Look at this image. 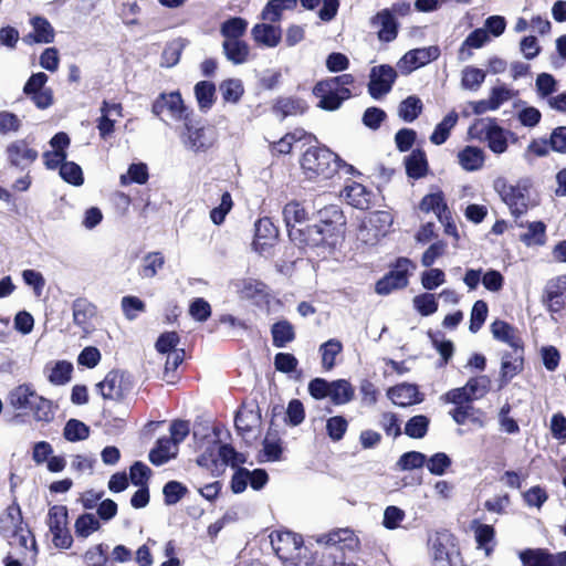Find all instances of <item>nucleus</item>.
<instances>
[{
  "instance_id": "49530a36",
  "label": "nucleus",
  "mask_w": 566,
  "mask_h": 566,
  "mask_svg": "<svg viewBox=\"0 0 566 566\" xmlns=\"http://www.w3.org/2000/svg\"><path fill=\"white\" fill-rule=\"evenodd\" d=\"M63 436L71 442L82 441L88 438L90 428L77 419H70L64 427Z\"/></svg>"
},
{
  "instance_id": "423d86ee",
  "label": "nucleus",
  "mask_w": 566,
  "mask_h": 566,
  "mask_svg": "<svg viewBox=\"0 0 566 566\" xmlns=\"http://www.w3.org/2000/svg\"><path fill=\"white\" fill-rule=\"evenodd\" d=\"M96 389L104 399L122 400L133 389L130 376L125 371L111 370L105 378L96 385Z\"/></svg>"
},
{
  "instance_id": "052dcab7",
  "label": "nucleus",
  "mask_w": 566,
  "mask_h": 566,
  "mask_svg": "<svg viewBox=\"0 0 566 566\" xmlns=\"http://www.w3.org/2000/svg\"><path fill=\"white\" fill-rule=\"evenodd\" d=\"M490 385V378L485 375H482L470 378L465 384V387L472 400H476L484 397L489 392Z\"/></svg>"
},
{
  "instance_id": "a211bd4d",
  "label": "nucleus",
  "mask_w": 566,
  "mask_h": 566,
  "mask_svg": "<svg viewBox=\"0 0 566 566\" xmlns=\"http://www.w3.org/2000/svg\"><path fill=\"white\" fill-rule=\"evenodd\" d=\"M392 224V216L388 211H374L368 216L367 221L364 222V227L360 230V234L363 235L364 230L369 229L373 230V238L365 239V241H377L380 237H384L389 228Z\"/></svg>"
},
{
  "instance_id": "58836bf2",
  "label": "nucleus",
  "mask_w": 566,
  "mask_h": 566,
  "mask_svg": "<svg viewBox=\"0 0 566 566\" xmlns=\"http://www.w3.org/2000/svg\"><path fill=\"white\" fill-rule=\"evenodd\" d=\"M219 90L224 103L237 104L243 93V83L239 78H228L220 83Z\"/></svg>"
},
{
  "instance_id": "6ab92c4d",
  "label": "nucleus",
  "mask_w": 566,
  "mask_h": 566,
  "mask_svg": "<svg viewBox=\"0 0 566 566\" xmlns=\"http://www.w3.org/2000/svg\"><path fill=\"white\" fill-rule=\"evenodd\" d=\"M313 94L319 98L317 106L325 111L338 109L343 102L352 96L349 88H343L340 92L336 90H331V92H327V88H324V92L321 90L318 91V83H316L314 86Z\"/></svg>"
},
{
  "instance_id": "e2e57ef3",
  "label": "nucleus",
  "mask_w": 566,
  "mask_h": 566,
  "mask_svg": "<svg viewBox=\"0 0 566 566\" xmlns=\"http://www.w3.org/2000/svg\"><path fill=\"white\" fill-rule=\"evenodd\" d=\"M128 177L126 175L120 176V184L123 186L128 185L129 182H136L139 185H144L148 180V169L145 164H132L128 168Z\"/></svg>"
},
{
  "instance_id": "39448f33",
  "label": "nucleus",
  "mask_w": 566,
  "mask_h": 566,
  "mask_svg": "<svg viewBox=\"0 0 566 566\" xmlns=\"http://www.w3.org/2000/svg\"><path fill=\"white\" fill-rule=\"evenodd\" d=\"M270 543L276 556L286 566H301L303 538L291 531H273L270 534Z\"/></svg>"
},
{
  "instance_id": "2f4dec72",
  "label": "nucleus",
  "mask_w": 566,
  "mask_h": 566,
  "mask_svg": "<svg viewBox=\"0 0 566 566\" xmlns=\"http://www.w3.org/2000/svg\"><path fill=\"white\" fill-rule=\"evenodd\" d=\"M459 164L467 171H475L483 167L484 154L479 147L468 145L458 155Z\"/></svg>"
},
{
  "instance_id": "37998d69",
  "label": "nucleus",
  "mask_w": 566,
  "mask_h": 566,
  "mask_svg": "<svg viewBox=\"0 0 566 566\" xmlns=\"http://www.w3.org/2000/svg\"><path fill=\"white\" fill-rule=\"evenodd\" d=\"M551 149L566 154V144H528L524 153V158L532 163L536 157L547 156Z\"/></svg>"
},
{
  "instance_id": "4468645a",
  "label": "nucleus",
  "mask_w": 566,
  "mask_h": 566,
  "mask_svg": "<svg viewBox=\"0 0 566 566\" xmlns=\"http://www.w3.org/2000/svg\"><path fill=\"white\" fill-rule=\"evenodd\" d=\"M388 398L397 406L408 407L423 401V395L413 384H399L388 389Z\"/></svg>"
},
{
  "instance_id": "4d7b16f0",
  "label": "nucleus",
  "mask_w": 566,
  "mask_h": 566,
  "mask_svg": "<svg viewBox=\"0 0 566 566\" xmlns=\"http://www.w3.org/2000/svg\"><path fill=\"white\" fill-rule=\"evenodd\" d=\"M413 307L422 316H429L437 312L438 301L434 294L422 293L413 297Z\"/></svg>"
},
{
  "instance_id": "338daca9",
  "label": "nucleus",
  "mask_w": 566,
  "mask_h": 566,
  "mask_svg": "<svg viewBox=\"0 0 566 566\" xmlns=\"http://www.w3.org/2000/svg\"><path fill=\"white\" fill-rule=\"evenodd\" d=\"M187 488L178 481H169L163 489L165 503L174 505L178 503L187 493Z\"/></svg>"
},
{
  "instance_id": "603ef678",
  "label": "nucleus",
  "mask_w": 566,
  "mask_h": 566,
  "mask_svg": "<svg viewBox=\"0 0 566 566\" xmlns=\"http://www.w3.org/2000/svg\"><path fill=\"white\" fill-rule=\"evenodd\" d=\"M74 527L76 536L86 538L99 528V522L94 514L85 513L77 517Z\"/></svg>"
},
{
  "instance_id": "ea45409f",
  "label": "nucleus",
  "mask_w": 566,
  "mask_h": 566,
  "mask_svg": "<svg viewBox=\"0 0 566 566\" xmlns=\"http://www.w3.org/2000/svg\"><path fill=\"white\" fill-rule=\"evenodd\" d=\"M273 345L283 348L287 343L295 338L293 325L287 321H280L272 325L271 328Z\"/></svg>"
},
{
  "instance_id": "2eb2a0df",
  "label": "nucleus",
  "mask_w": 566,
  "mask_h": 566,
  "mask_svg": "<svg viewBox=\"0 0 566 566\" xmlns=\"http://www.w3.org/2000/svg\"><path fill=\"white\" fill-rule=\"evenodd\" d=\"M73 322L83 332H90L92 319L97 314V307L85 297H77L72 303Z\"/></svg>"
},
{
  "instance_id": "c756f323",
  "label": "nucleus",
  "mask_w": 566,
  "mask_h": 566,
  "mask_svg": "<svg viewBox=\"0 0 566 566\" xmlns=\"http://www.w3.org/2000/svg\"><path fill=\"white\" fill-rule=\"evenodd\" d=\"M260 422L261 416L258 409L242 408L237 412L234 419L235 428L241 436L252 432L260 426Z\"/></svg>"
},
{
  "instance_id": "9d476101",
  "label": "nucleus",
  "mask_w": 566,
  "mask_h": 566,
  "mask_svg": "<svg viewBox=\"0 0 566 566\" xmlns=\"http://www.w3.org/2000/svg\"><path fill=\"white\" fill-rule=\"evenodd\" d=\"M187 112L179 92L163 93L153 104V113L157 116L167 115L172 119L181 120Z\"/></svg>"
},
{
  "instance_id": "864d4df0",
  "label": "nucleus",
  "mask_w": 566,
  "mask_h": 566,
  "mask_svg": "<svg viewBox=\"0 0 566 566\" xmlns=\"http://www.w3.org/2000/svg\"><path fill=\"white\" fill-rule=\"evenodd\" d=\"M218 455L222 463L232 468H239L240 464L247 462V455L238 452L231 444H220L218 447Z\"/></svg>"
},
{
  "instance_id": "aec40b11",
  "label": "nucleus",
  "mask_w": 566,
  "mask_h": 566,
  "mask_svg": "<svg viewBox=\"0 0 566 566\" xmlns=\"http://www.w3.org/2000/svg\"><path fill=\"white\" fill-rule=\"evenodd\" d=\"M253 40L268 48H275L282 39V30L272 23H258L251 30Z\"/></svg>"
},
{
  "instance_id": "a18cd8bd",
  "label": "nucleus",
  "mask_w": 566,
  "mask_h": 566,
  "mask_svg": "<svg viewBox=\"0 0 566 566\" xmlns=\"http://www.w3.org/2000/svg\"><path fill=\"white\" fill-rule=\"evenodd\" d=\"M430 420L424 415H417L411 417L406 426H405V433L413 439H421L423 438L429 428Z\"/></svg>"
},
{
  "instance_id": "c03bdc74",
  "label": "nucleus",
  "mask_w": 566,
  "mask_h": 566,
  "mask_svg": "<svg viewBox=\"0 0 566 566\" xmlns=\"http://www.w3.org/2000/svg\"><path fill=\"white\" fill-rule=\"evenodd\" d=\"M164 264L165 258L160 252H149L143 259L139 273L146 279L154 277Z\"/></svg>"
},
{
  "instance_id": "bf43d9fd",
  "label": "nucleus",
  "mask_w": 566,
  "mask_h": 566,
  "mask_svg": "<svg viewBox=\"0 0 566 566\" xmlns=\"http://www.w3.org/2000/svg\"><path fill=\"white\" fill-rule=\"evenodd\" d=\"M458 122V114L455 112L449 113L436 127L430 137V142H446L449 138L450 130Z\"/></svg>"
},
{
  "instance_id": "7ed1b4c3",
  "label": "nucleus",
  "mask_w": 566,
  "mask_h": 566,
  "mask_svg": "<svg viewBox=\"0 0 566 566\" xmlns=\"http://www.w3.org/2000/svg\"><path fill=\"white\" fill-rule=\"evenodd\" d=\"M317 543L323 544L322 558L319 563L311 566H358L354 563H346L344 555L338 552H354L359 547V538L348 527L333 530L317 537Z\"/></svg>"
},
{
  "instance_id": "680f3d73",
  "label": "nucleus",
  "mask_w": 566,
  "mask_h": 566,
  "mask_svg": "<svg viewBox=\"0 0 566 566\" xmlns=\"http://www.w3.org/2000/svg\"><path fill=\"white\" fill-rule=\"evenodd\" d=\"M427 462L426 454L419 451H409L403 453L398 462L397 467L402 471L413 470L422 468Z\"/></svg>"
},
{
  "instance_id": "774afa93",
  "label": "nucleus",
  "mask_w": 566,
  "mask_h": 566,
  "mask_svg": "<svg viewBox=\"0 0 566 566\" xmlns=\"http://www.w3.org/2000/svg\"><path fill=\"white\" fill-rule=\"evenodd\" d=\"M29 412L36 421H50L53 418L51 401L38 395Z\"/></svg>"
},
{
  "instance_id": "20e7f679",
  "label": "nucleus",
  "mask_w": 566,
  "mask_h": 566,
  "mask_svg": "<svg viewBox=\"0 0 566 566\" xmlns=\"http://www.w3.org/2000/svg\"><path fill=\"white\" fill-rule=\"evenodd\" d=\"M493 187L515 219L525 214L535 205L531 197L532 180L530 178H521L512 184L499 177L494 180Z\"/></svg>"
},
{
  "instance_id": "f257e3e1",
  "label": "nucleus",
  "mask_w": 566,
  "mask_h": 566,
  "mask_svg": "<svg viewBox=\"0 0 566 566\" xmlns=\"http://www.w3.org/2000/svg\"><path fill=\"white\" fill-rule=\"evenodd\" d=\"M319 222L301 230H291L290 240L300 248L334 245L345 224L344 216L337 206H328L318 211Z\"/></svg>"
},
{
  "instance_id": "09e8293b",
  "label": "nucleus",
  "mask_w": 566,
  "mask_h": 566,
  "mask_svg": "<svg viewBox=\"0 0 566 566\" xmlns=\"http://www.w3.org/2000/svg\"><path fill=\"white\" fill-rule=\"evenodd\" d=\"M485 72L474 66H465L462 71V87L470 91H478L485 80Z\"/></svg>"
},
{
  "instance_id": "393cba45",
  "label": "nucleus",
  "mask_w": 566,
  "mask_h": 566,
  "mask_svg": "<svg viewBox=\"0 0 566 566\" xmlns=\"http://www.w3.org/2000/svg\"><path fill=\"white\" fill-rule=\"evenodd\" d=\"M222 52L228 61L234 65H240L249 60L250 48L243 40H224L222 42Z\"/></svg>"
},
{
  "instance_id": "dca6fc26",
  "label": "nucleus",
  "mask_w": 566,
  "mask_h": 566,
  "mask_svg": "<svg viewBox=\"0 0 566 566\" xmlns=\"http://www.w3.org/2000/svg\"><path fill=\"white\" fill-rule=\"evenodd\" d=\"M523 347L504 353L501 363V387L505 386L523 369Z\"/></svg>"
},
{
  "instance_id": "5701e85b",
  "label": "nucleus",
  "mask_w": 566,
  "mask_h": 566,
  "mask_svg": "<svg viewBox=\"0 0 566 566\" xmlns=\"http://www.w3.org/2000/svg\"><path fill=\"white\" fill-rule=\"evenodd\" d=\"M36 397V391L30 385L23 384L10 391L9 402L15 410L28 412Z\"/></svg>"
},
{
  "instance_id": "4be33fe9",
  "label": "nucleus",
  "mask_w": 566,
  "mask_h": 566,
  "mask_svg": "<svg viewBox=\"0 0 566 566\" xmlns=\"http://www.w3.org/2000/svg\"><path fill=\"white\" fill-rule=\"evenodd\" d=\"M282 214L289 234L291 230H301V226L308 220L307 210L298 201L287 202Z\"/></svg>"
},
{
  "instance_id": "6e6552de",
  "label": "nucleus",
  "mask_w": 566,
  "mask_h": 566,
  "mask_svg": "<svg viewBox=\"0 0 566 566\" xmlns=\"http://www.w3.org/2000/svg\"><path fill=\"white\" fill-rule=\"evenodd\" d=\"M396 78L397 71L388 64L371 67L368 83L369 95L375 99L384 97L391 91Z\"/></svg>"
},
{
  "instance_id": "cd10ccee",
  "label": "nucleus",
  "mask_w": 566,
  "mask_h": 566,
  "mask_svg": "<svg viewBox=\"0 0 566 566\" xmlns=\"http://www.w3.org/2000/svg\"><path fill=\"white\" fill-rule=\"evenodd\" d=\"M491 333L495 339L507 344L512 349L523 347L516 329L504 321H494Z\"/></svg>"
},
{
  "instance_id": "4c0bfd02",
  "label": "nucleus",
  "mask_w": 566,
  "mask_h": 566,
  "mask_svg": "<svg viewBox=\"0 0 566 566\" xmlns=\"http://www.w3.org/2000/svg\"><path fill=\"white\" fill-rule=\"evenodd\" d=\"M523 566H555L553 555L544 549L527 548L520 553Z\"/></svg>"
},
{
  "instance_id": "ddd939ff",
  "label": "nucleus",
  "mask_w": 566,
  "mask_h": 566,
  "mask_svg": "<svg viewBox=\"0 0 566 566\" xmlns=\"http://www.w3.org/2000/svg\"><path fill=\"white\" fill-rule=\"evenodd\" d=\"M544 302L551 312H559L566 304V273L551 280L545 287Z\"/></svg>"
},
{
  "instance_id": "9b49d317",
  "label": "nucleus",
  "mask_w": 566,
  "mask_h": 566,
  "mask_svg": "<svg viewBox=\"0 0 566 566\" xmlns=\"http://www.w3.org/2000/svg\"><path fill=\"white\" fill-rule=\"evenodd\" d=\"M434 566H451L450 553L453 547V537L448 532L436 533L429 538Z\"/></svg>"
},
{
  "instance_id": "f8f14e48",
  "label": "nucleus",
  "mask_w": 566,
  "mask_h": 566,
  "mask_svg": "<svg viewBox=\"0 0 566 566\" xmlns=\"http://www.w3.org/2000/svg\"><path fill=\"white\" fill-rule=\"evenodd\" d=\"M469 134L479 142H506L505 132L491 118L476 120L470 127Z\"/></svg>"
},
{
  "instance_id": "8fccbe9b",
  "label": "nucleus",
  "mask_w": 566,
  "mask_h": 566,
  "mask_svg": "<svg viewBox=\"0 0 566 566\" xmlns=\"http://www.w3.org/2000/svg\"><path fill=\"white\" fill-rule=\"evenodd\" d=\"M494 528L491 525L488 524H479L474 528V536L478 544V547L483 549L485 552V555L489 556L492 551L493 546L490 545L494 541Z\"/></svg>"
},
{
  "instance_id": "13d9d810",
  "label": "nucleus",
  "mask_w": 566,
  "mask_h": 566,
  "mask_svg": "<svg viewBox=\"0 0 566 566\" xmlns=\"http://www.w3.org/2000/svg\"><path fill=\"white\" fill-rule=\"evenodd\" d=\"M73 365L66 360L55 363L49 375V381L53 385H64L70 381Z\"/></svg>"
},
{
  "instance_id": "0eeeda50",
  "label": "nucleus",
  "mask_w": 566,
  "mask_h": 566,
  "mask_svg": "<svg viewBox=\"0 0 566 566\" xmlns=\"http://www.w3.org/2000/svg\"><path fill=\"white\" fill-rule=\"evenodd\" d=\"M412 268L415 266L409 259H398L395 269L376 283V293L388 295L395 290L406 287L408 285V273Z\"/></svg>"
},
{
  "instance_id": "7c9ffc66",
  "label": "nucleus",
  "mask_w": 566,
  "mask_h": 566,
  "mask_svg": "<svg viewBox=\"0 0 566 566\" xmlns=\"http://www.w3.org/2000/svg\"><path fill=\"white\" fill-rule=\"evenodd\" d=\"M33 32L25 36V41L31 40L35 43H51L54 40V29L51 23L42 18L34 17L31 19Z\"/></svg>"
},
{
  "instance_id": "bb28decb",
  "label": "nucleus",
  "mask_w": 566,
  "mask_h": 566,
  "mask_svg": "<svg viewBox=\"0 0 566 566\" xmlns=\"http://www.w3.org/2000/svg\"><path fill=\"white\" fill-rule=\"evenodd\" d=\"M419 208L423 212L432 211L441 222H444V220H449L450 218V211L447 207L442 192H434L424 196Z\"/></svg>"
},
{
  "instance_id": "f3484780",
  "label": "nucleus",
  "mask_w": 566,
  "mask_h": 566,
  "mask_svg": "<svg viewBox=\"0 0 566 566\" xmlns=\"http://www.w3.org/2000/svg\"><path fill=\"white\" fill-rule=\"evenodd\" d=\"M371 25L378 29V39L382 42H391L397 38L398 25L389 10H382L373 17Z\"/></svg>"
},
{
  "instance_id": "69168bd1",
  "label": "nucleus",
  "mask_w": 566,
  "mask_h": 566,
  "mask_svg": "<svg viewBox=\"0 0 566 566\" xmlns=\"http://www.w3.org/2000/svg\"><path fill=\"white\" fill-rule=\"evenodd\" d=\"M488 312V304L484 301L479 300L473 304L469 326V329L472 333H476L478 331H480V328L482 327L486 319Z\"/></svg>"
},
{
  "instance_id": "f03ea898",
  "label": "nucleus",
  "mask_w": 566,
  "mask_h": 566,
  "mask_svg": "<svg viewBox=\"0 0 566 566\" xmlns=\"http://www.w3.org/2000/svg\"><path fill=\"white\" fill-rule=\"evenodd\" d=\"M300 165L307 179L327 180L335 177L339 171L345 175L357 174L353 165L344 161L324 144L310 146L302 154Z\"/></svg>"
},
{
  "instance_id": "6e6d98bb",
  "label": "nucleus",
  "mask_w": 566,
  "mask_h": 566,
  "mask_svg": "<svg viewBox=\"0 0 566 566\" xmlns=\"http://www.w3.org/2000/svg\"><path fill=\"white\" fill-rule=\"evenodd\" d=\"M546 227L542 221L531 222L527 226V232L522 234L521 240L526 245H543L545 243Z\"/></svg>"
},
{
  "instance_id": "de8ad7c7",
  "label": "nucleus",
  "mask_w": 566,
  "mask_h": 566,
  "mask_svg": "<svg viewBox=\"0 0 566 566\" xmlns=\"http://www.w3.org/2000/svg\"><path fill=\"white\" fill-rule=\"evenodd\" d=\"M342 349V343L335 338H332L321 345L319 352L322 354V365L325 369L329 370L334 367L335 358Z\"/></svg>"
},
{
  "instance_id": "a19ab883",
  "label": "nucleus",
  "mask_w": 566,
  "mask_h": 566,
  "mask_svg": "<svg viewBox=\"0 0 566 566\" xmlns=\"http://www.w3.org/2000/svg\"><path fill=\"white\" fill-rule=\"evenodd\" d=\"M306 109L307 105L303 99L292 97L280 98L274 105V112L283 118L303 114Z\"/></svg>"
},
{
  "instance_id": "412c9836",
  "label": "nucleus",
  "mask_w": 566,
  "mask_h": 566,
  "mask_svg": "<svg viewBox=\"0 0 566 566\" xmlns=\"http://www.w3.org/2000/svg\"><path fill=\"white\" fill-rule=\"evenodd\" d=\"M7 154L11 166L22 170L30 167L38 157V151L29 148V144H11Z\"/></svg>"
},
{
  "instance_id": "f704fd0d",
  "label": "nucleus",
  "mask_w": 566,
  "mask_h": 566,
  "mask_svg": "<svg viewBox=\"0 0 566 566\" xmlns=\"http://www.w3.org/2000/svg\"><path fill=\"white\" fill-rule=\"evenodd\" d=\"M453 420L458 424H464L467 421H471L480 428L485 427L484 413L475 409L472 405L459 406L451 411Z\"/></svg>"
},
{
  "instance_id": "3c124183",
  "label": "nucleus",
  "mask_w": 566,
  "mask_h": 566,
  "mask_svg": "<svg viewBox=\"0 0 566 566\" xmlns=\"http://www.w3.org/2000/svg\"><path fill=\"white\" fill-rule=\"evenodd\" d=\"M181 119L185 122L189 142H198L199 139L207 137L206 130L208 128L205 123L201 119L196 118L193 114L186 112Z\"/></svg>"
},
{
  "instance_id": "e433bc0d",
  "label": "nucleus",
  "mask_w": 566,
  "mask_h": 566,
  "mask_svg": "<svg viewBox=\"0 0 566 566\" xmlns=\"http://www.w3.org/2000/svg\"><path fill=\"white\" fill-rule=\"evenodd\" d=\"M335 405H345L354 397V388L345 379L331 381L329 396Z\"/></svg>"
},
{
  "instance_id": "0e129e2a",
  "label": "nucleus",
  "mask_w": 566,
  "mask_h": 566,
  "mask_svg": "<svg viewBox=\"0 0 566 566\" xmlns=\"http://www.w3.org/2000/svg\"><path fill=\"white\" fill-rule=\"evenodd\" d=\"M348 428V422L343 416H334L326 421V432L333 441L343 439Z\"/></svg>"
},
{
  "instance_id": "1a4fd4ad",
  "label": "nucleus",
  "mask_w": 566,
  "mask_h": 566,
  "mask_svg": "<svg viewBox=\"0 0 566 566\" xmlns=\"http://www.w3.org/2000/svg\"><path fill=\"white\" fill-rule=\"evenodd\" d=\"M440 55V49L437 45L419 48L408 51L399 61L398 69L403 74H410L412 71L427 65L437 60Z\"/></svg>"
},
{
  "instance_id": "473e14b6",
  "label": "nucleus",
  "mask_w": 566,
  "mask_h": 566,
  "mask_svg": "<svg viewBox=\"0 0 566 566\" xmlns=\"http://www.w3.org/2000/svg\"><path fill=\"white\" fill-rule=\"evenodd\" d=\"M297 0H270L261 12V18L271 23L279 22L285 10L296 8Z\"/></svg>"
},
{
  "instance_id": "5fc2aeb1",
  "label": "nucleus",
  "mask_w": 566,
  "mask_h": 566,
  "mask_svg": "<svg viewBox=\"0 0 566 566\" xmlns=\"http://www.w3.org/2000/svg\"><path fill=\"white\" fill-rule=\"evenodd\" d=\"M120 307L128 321H135L139 313L146 311V304L139 297L133 295L124 296L120 301Z\"/></svg>"
},
{
  "instance_id": "c85d7f7f",
  "label": "nucleus",
  "mask_w": 566,
  "mask_h": 566,
  "mask_svg": "<svg viewBox=\"0 0 566 566\" xmlns=\"http://www.w3.org/2000/svg\"><path fill=\"white\" fill-rule=\"evenodd\" d=\"M195 97L201 112L210 111L216 102V85L210 81H200L193 87Z\"/></svg>"
},
{
  "instance_id": "79ce46f5",
  "label": "nucleus",
  "mask_w": 566,
  "mask_h": 566,
  "mask_svg": "<svg viewBox=\"0 0 566 566\" xmlns=\"http://www.w3.org/2000/svg\"><path fill=\"white\" fill-rule=\"evenodd\" d=\"M422 102L419 97L411 95L405 98L398 106V115L405 122H413L422 111Z\"/></svg>"
},
{
  "instance_id": "b1692460",
  "label": "nucleus",
  "mask_w": 566,
  "mask_h": 566,
  "mask_svg": "<svg viewBox=\"0 0 566 566\" xmlns=\"http://www.w3.org/2000/svg\"><path fill=\"white\" fill-rule=\"evenodd\" d=\"M179 447L170 438L158 439L156 447L149 452V460L155 465H163L176 458Z\"/></svg>"
},
{
  "instance_id": "c9c22d12",
  "label": "nucleus",
  "mask_w": 566,
  "mask_h": 566,
  "mask_svg": "<svg viewBox=\"0 0 566 566\" xmlns=\"http://www.w3.org/2000/svg\"><path fill=\"white\" fill-rule=\"evenodd\" d=\"M248 29V21L240 17H233L220 25V33L224 38V40H241Z\"/></svg>"
},
{
  "instance_id": "72a5a7b5",
  "label": "nucleus",
  "mask_w": 566,
  "mask_h": 566,
  "mask_svg": "<svg viewBox=\"0 0 566 566\" xmlns=\"http://www.w3.org/2000/svg\"><path fill=\"white\" fill-rule=\"evenodd\" d=\"M405 166L410 178L419 179L423 177L428 170L426 154L420 149L412 150L411 154L405 157Z\"/></svg>"
},
{
  "instance_id": "a878e982",
  "label": "nucleus",
  "mask_w": 566,
  "mask_h": 566,
  "mask_svg": "<svg viewBox=\"0 0 566 566\" xmlns=\"http://www.w3.org/2000/svg\"><path fill=\"white\" fill-rule=\"evenodd\" d=\"M344 196L347 202L360 210H366L370 207L371 192L365 186L358 182H352L344 189Z\"/></svg>"
}]
</instances>
